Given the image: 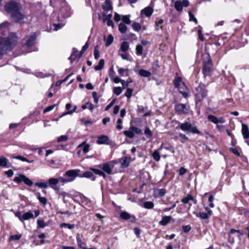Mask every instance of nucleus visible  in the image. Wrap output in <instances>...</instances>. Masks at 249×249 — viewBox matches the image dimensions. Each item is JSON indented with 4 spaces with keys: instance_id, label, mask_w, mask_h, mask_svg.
Here are the masks:
<instances>
[{
    "instance_id": "28",
    "label": "nucleus",
    "mask_w": 249,
    "mask_h": 249,
    "mask_svg": "<svg viewBox=\"0 0 249 249\" xmlns=\"http://www.w3.org/2000/svg\"><path fill=\"white\" fill-rule=\"evenodd\" d=\"M139 73L141 76L145 77H148L151 74L149 71H147L144 70H143V69L140 70L139 71Z\"/></svg>"
},
{
    "instance_id": "15",
    "label": "nucleus",
    "mask_w": 249,
    "mask_h": 249,
    "mask_svg": "<svg viewBox=\"0 0 249 249\" xmlns=\"http://www.w3.org/2000/svg\"><path fill=\"white\" fill-rule=\"evenodd\" d=\"M131 161V158L127 156L123 157L119 160V162L121 163V167L123 168L128 167Z\"/></svg>"
},
{
    "instance_id": "2",
    "label": "nucleus",
    "mask_w": 249,
    "mask_h": 249,
    "mask_svg": "<svg viewBox=\"0 0 249 249\" xmlns=\"http://www.w3.org/2000/svg\"><path fill=\"white\" fill-rule=\"evenodd\" d=\"M60 178H63L62 177H59L58 178H50L48 180L47 182H36L35 185L40 188L46 189L48 187L51 188L55 192L59 190V187L57 186V184L60 182L62 184V181Z\"/></svg>"
},
{
    "instance_id": "17",
    "label": "nucleus",
    "mask_w": 249,
    "mask_h": 249,
    "mask_svg": "<svg viewBox=\"0 0 249 249\" xmlns=\"http://www.w3.org/2000/svg\"><path fill=\"white\" fill-rule=\"evenodd\" d=\"M0 166L2 167L9 168L12 167L11 163L9 162L8 159L6 158L0 156Z\"/></svg>"
},
{
    "instance_id": "44",
    "label": "nucleus",
    "mask_w": 249,
    "mask_h": 249,
    "mask_svg": "<svg viewBox=\"0 0 249 249\" xmlns=\"http://www.w3.org/2000/svg\"><path fill=\"white\" fill-rule=\"evenodd\" d=\"M178 128H180L181 130L184 131H187V122H185L183 124H179L177 127V129Z\"/></svg>"
},
{
    "instance_id": "29",
    "label": "nucleus",
    "mask_w": 249,
    "mask_h": 249,
    "mask_svg": "<svg viewBox=\"0 0 249 249\" xmlns=\"http://www.w3.org/2000/svg\"><path fill=\"white\" fill-rule=\"evenodd\" d=\"M78 147H82L83 151L84 152V153H87L89 151V144H87L85 142H84L81 144H80Z\"/></svg>"
},
{
    "instance_id": "7",
    "label": "nucleus",
    "mask_w": 249,
    "mask_h": 249,
    "mask_svg": "<svg viewBox=\"0 0 249 249\" xmlns=\"http://www.w3.org/2000/svg\"><path fill=\"white\" fill-rule=\"evenodd\" d=\"M196 100L197 101H201L207 95L205 85L203 84H200L196 88Z\"/></svg>"
},
{
    "instance_id": "31",
    "label": "nucleus",
    "mask_w": 249,
    "mask_h": 249,
    "mask_svg": "<svg viewBox=\"0 0 249 249\" xmlns=\"http://www.w3.org/2000/svg\"><path fill=\"white\" fill-rule=\"evenodd\" d=\"M37 198L40 203H42L43 205L46 204L47 199L46 197L41 196L39 193H37Z\"/></svg>"
},
{
    "instance_id": "64",
    "label": "nucleus",
    "mask_w": 249,
    "mask_h": 249,
    "mask_svg": "<svg viewBox=\"0 0 249 249\" xmlns=\"http://www.w3.org/2000/svg\"><path fill=\"white\" fill-rule=\"evenodd\" d=\"M159 194L160 196H163L166 193V190L165 189H160L158 190Z\"/></svg>"
},
{
    "instance_id": "61",
    "label": "nucleus",
    "mask_w": 249,
    "mask_h": 249,
    "mask_svg": "<svg viewBox=\"0 0 249 249\" xmlns=\"http://www.w3.org/2000/svg\"><path fill=\"white\" fill-rule=\"evenodd\" d=\"M54 107H55V105H52V106H49V107H47L44 110V111H43L44 113H46V112H48L49 111H51L52 110H53V109Z\"/></svg>"
},
{
    "instance_id": "46",
    "label": "nucleus",
    "mask_w": 249,
    "mask_h": 249,
    "mask_svg": "<svg viewBox=\"0 0 249 249\" xmlns=\"http://www.w3.org/2000/svg\"><path fill=\"white\" fill-rule=\"evenodd\" d=\"M68 138L67 135H61L57 138V142H65L68 140Z\"/></svg>"
},
{
    "instance_id": "21",
    "label": "nucleus",
    "mask_w": 249,
    "mask_h": 249,
    "mask_svg": "<svg viewBox=\"0 0 249 249\" xmlns=\"http://www.w3.org/2000/svg\"><path fill=\"white\" fill-rule=\"evenodd\" d=\"M102 7L103 10L106 12L112 10L113 8L111 3L109 0H106L103 3Z\"/></svg>"
},
{
    "instance_id": "20",
    "label": "nucleus",
    "mask_w": 249,
    "mask_h": 249,
    "mask_svg": "<svg viewBox=\"0 0 249 249\" xmlns=\"http://www.w3.org/2000/svg\"><path fill=\"white\" fill-rule=\"evenodd\" d=\"M34 214L31 212L29 211L28 212L22 214V223H23L25 225L24 221L27 220L31 218H34Z\"/></svg>"
},
{
    "instance_id": "43",
    "label": "nucleus",
    "mask_w": 249,
    "mask_h": 249,
    "mask_svg": "<svg viewBox=\"0 0 249 249\" xmlns=\"http://www.w3.org/2000/svg\"><path fill=\"white\" fill-rule=\"evenodd\" d=\"M122 92V88L120 87H115L113 89V93L117 95H119Z\"/></svg>"
},
{
    "instance_id": "32",
    "label": "nucleus",
    "mask_w": 249,
    "mask_h": 249,
    "mask_svg": "<svg viewBox=\"0 0 249 249\" xmlns=\"http://www.w3.org/2000/svg\"><path fill=\"white\" fill-rule=\"evenodd\" d=\"M119 30L121 33H125L127 30V27L124 24L121 23L119 25Z\"/></svg>"
},
{
    "instance_id": "54",
    "label": "nucleus",
    "mask_w": 249,
    "mask_h": 249,
    "mask_svg": "<svg viewBox=\"0 0 249 249\" xmlns=\"http://www.w3.org/2000/svg\"><path fill=\"white\" fill-rule=\"evenodd\" d=\"M163 20L162 19H160L158 21L156 22V30H158L160 29L159 25L162 24Z\"/></svg>"
},
{
    "instance_id": "12",
    "label": "nucleus",
    "mask_w": 249,
    "mask_h": 249,
    "mask_svg": "<svg viewBox=\"0 0 249 249\" xmlns=\"http://www.w3.org/2000/svg\"><path fill=\"white\" fill-rule=\"evenodd\" d=\"M96 142L99 144L107 145H112L113 143L112 142L109 140L108 136L104 135H101L98 137Z\"/></svg>"
},
{
    "instance_id": "10",
    "label": "nucleus",
    "mask_w": 249,
    "mask_h": 249,
    "mask_svg": "<svg viewBox=\"0 0 249 249\" xmlns=\"http://www.w3.org/2000/svg\"><path fill=\"white\" fill-rule=\"evenodd\" d=\"M11 18L15 22L21 24L23 22V20L26 18V16L22 14L19 10L13 14L11 16Z\"/></svg>"
},
{
    "instance_id": "13",
    "label": "nucleus",
    "mask_w": 249,
    "mask_h": 249,
    "mask_svg": "<svg viewBox=\"0 0 249 249\" xmlns=\"http://www.w3.org/2000/svg\"><path fill=\"white\" fill-rule=\"evenodd\" d=\"M120 216V218L123 220H127L130 219L132 223H134L136 220V218L135 215H131L129 213L124 211L121 212Z\"/></svg>"
},
{
    "instance_id": "16",
    "label": "nucleus",
    "mask_w": 249,
    "mask_h": 249,
    "mask_svg": "<svg viewBox=\"0 0 249 249\" xmlns=\"http://www.w3.org/2000/svg\"><path fill=\"white\" fill-rule=\"evenodd\" d=\"M213 70V63H204L202 71L204 76H207L210 74Z\"/></svg>"
},
{
    "instance_id": "4",
    "label": "nucleus",
    "mask_w": 249,
    "mask_h": 249,
    "mask_svg": "<svg viewBox=\"0 0 249 249\" xmlns=\"http://www.w3.org/2000/svg\"><path fill=\"white\" fill-rule=\"evenodd\" d=\"M118 163L117 160H111L99 165L98 167L101 168L104 173L105 172L108 175H112L116 173V171L114 170V167L115 164Z\"/></svg>"
},
{
    "instance_id": "36",
    "label": "nucleus",
    "mask_w": 249,
    "mask_h": 249,
    "mask_svg": "<svg viewBox=\"0 0 249 249\" xmlns=\"http://www.w3.org/2000/svg\"><path fill=\"white\" fill-rule=\"evenodd\" d=\"M133 29L136 32H139L141 29V25L138 22H134L132 24Z\"/></svg>"
},
{
    "instance_id": "9",
    "label": "nucleus",
    "mask_w": 249,
    "mask_h": 249,
    "mask_svg": "<svg viewBox=\"0 0 249 249\" xmlns=\"http://www.w3.org/2000/svg\"><path fill=\"white\" fill-rule=\"evenodd\" d=\"M175 87L178 88L179 92L184 96V97L187 96V93L183 92L181 90V86L185 87L184 83L182 82L181 78L180 77H176L174 81Z\"/></svg>"
},
{
    "instance_id": "14",
    "label": "nucleus",
    "mask_w": 249,
    "mask_h": 249,
    "mask_svg": "<svg viewBox=\"0 0 249 249\" xmlns=\"http://www.w3.org/2000/svg\"><path fill=\"white\" fill-rule=\"evenodd\" d=\"M154 10L150 6H147L141 11V16L142 18L144 17H150L152 15Z\"/></svg>"
},
{
    "instance_id": "48",
    "label": "nucleus",
    "mask_w": 249,
    "mask_h": 249,
    "mask_svg": "<svg viewBox=\"0 0 249 249\" xmlns=\"http://www.w3.org/2000/svg\"><path fill=\"white\" fill-rule=\"evenodd\" d=\"M132 92L133 89H132L128 88L126 89V91L125 93V96L129 98L131 97Z\"/></svg>"
},
{
    "instance_id": "19",
    "label": "nucleus",
    "mask_w": 249,
    "mask_h": 249,
    "mask_svg": "<svg viewBox=\"0 0 249 249\" xmlns=\"http://www.w3.org/2000/svg\"><path fill=\"white\" fill-rule=\"evenodd\" d=\"M242 133L244 139L249 138V130L247 125L243 124H242Z\"/></svg>"
},
{
    "instance_id": "49",
    "label": "nucleus",
    "mask_w": 249,
    "mask_h": 249,
    "mask_svg": "<svg viewBox=\"0 0 249 249\" xmlns=\"http://www.w3.org/2000/svg\"><path fill=\"white\" fill-rule=\"evenodd\" d=\"M122 20L124 23L127 24H129L131 22L129 18V16L127 15L123 16Z\"/></svg>"
},
{
    "instance_id": "40",
    "label": "nucleus",
    "mask_w": 249,
    "mask_h": 249,
    "mask_svg": "<svg viewBox=\"0 0 249 249\" xmlns=\"http://www.w3.org/2000/svg\"><path fill=\"white\" fill-rule=\"evenodd\" d=\"M37 224L39 227L43 228L46 226L47 224L45 222V221L43 220L38 219L37 221Z\"/></svg>"
},
{
    "instance_id": "50",
    "label": "nucleus",
    "mask_w": 249,
    "mask_h": 249,
    "mask_svg": "<svg viewBox=\"0 0 249 249\" xmlns=\"http://www.w3.org/2000/svg\"><path fill=\"white\" fill-rule=\"evenodd\" d=\"M130 129L133 130L134 133L139 134L142 133V130L138 127L132 126L130 127Z\"/></svg>"
},
{
    "instance_id": "63",
    "label": "nucleus",
    "mask_w": 249,
    "mask_h": 249,
    "mask_svg": "<svg viewBox=\"0 0 249 249\" xmlns=\"http://www.w3.org/2000/svg\"><path fill=\"white\" fill-rule=\"evenodd\" d=\"M120 55L121 56V57L123 58L124 60H129L128 56L127 54H126L125 53H120Z\"/></svg>"
},
{
    "instance_id": "39",
    "label": "nucleus",
    "mask_w": 249,
    "mask_h": 249,
    "mask_svg": "<svg viewBox=\"0 0 249 249\" xmlns=\"http://www.w3.org/2000/svg\"><path fill=\"white\" fill-rule=\"evenodd\" d=\"M75 227L74 224H69L65 223H63L60 224V227L61 228H68L69 229H72Z\"/></svg>"
},
{
    "instance_id": "62",
    "label": "nucleus",
    "mask_w": 249,
    "mask_h": 249,
    "mask_svg": "<svg viewBox=\"0 0 249 249\" xmlns=\"http://www.w3.org/2000/svg\"><path fill=\"white\" fill-rule=\"evenodd\" d=\"M4 173L9 178L13 176L14 175V172L12 170H9L8 171H5Z\"/></svg>"
},
{
    "instance_id": "55",
    "label": "nucleus",
    "mask_w": 249,
    "mask_h": 249,
    "mask_svg": "<svg viewBox=\"0 0 249 249\" xmlns=\"http://www.w3.org/2000/svg\"><path fill=\"white\" fill-rule=\"evenodd\" d=\"M12 158L19 160L22 161H23V160H26L25 158H24V157H22L21 156H19V155H18V156L13 155V156H12Z\"/></svg>"
},
{
    "instance_id": "33",
    "label": "nucleus",
    "mask_w": 249,
    "mask_h": 249,
    "mask_svg": "<svg viewBox=\"0 0 249 249\" xmlns=\"http://www.w3.org/2000/svg\"><path fill=\"white\" fill-rule=\"evenodd\" d=\"M196 200L192 196L188 195V204L191 205V202H193L194 204L196 205Z\"/></svg>"
},
{
    "instance_id": "8",
    "label": "nucleus",
    "mask_w": 249,
    "mask_h": 249,
    "mask_svg": "<svg viewBox=\"0 0 249 249\" xmlns=\"http://www.w3.org/2000/svg\"><path fill=\"white\" fill-rule=\"evenodd\" d=\"M14 181L17 183H19L22 181L29 186H31L33 184V182L29 178L23 174L19 175L18 177H15Z\"/></svg>"
},
{
    "instance_id": "5",
    "label": "nucleus",
    "mask_w": 249,
    "mask_h": 249,
    "mask_svg": "<svg viewBox=\"0 0 249 249\" xmlns=\"http://www.w3.org/2000/svg\"><path fill=\"white\" fill-rule=\"evenodd\" d=\"M4 8L5 11L11 16L13 14L20 10L21 6L19 3L10 1L5 5Z\"/></svg>"
},
{
    "instance_id": "47",
    "label": "nucleus",
    "mask_w": 249,
    "mask_h": 249,
    "mask_svg": "<svg viewBox=\"0 0 249 249\" xmlns=\"http://www.w3.org/2000/svg\"><path fill=\"white\" fill-rule=\"evenodd\" d=\"M213 195H211L209 197V198H208V201L209 202V206L210 207L213 208L214 207V204L213 203Z\"/></svg>"
},
{
    "instance_id": "51",
    "label": "nucleus",
    "mask_w": 249,
    "mask_h": 249,
    "mask_svg": "<svg viewBox=\"0 0 249 249\" xmlns=\"http://www.w3.org/2000/svg\"><path fill=\"white\" fill-rule=\"evenodd\" d=\"M144 134L149 137H151L153 135V133L148 127H146L144 130Z\"/></svg>"
},
{
    "instance_id": "56",
    "label": "nucleus",
    "mask_w": 249,
    "mask_h": 249,
    "mask_svg": "<svg viewBox=\"0 0 249 249\" xmlns=\"http://www.w3.org/2000/svg\"><path fill=\"white\" fill-rule=\"evenodd\" d=\"M104 63H99V64L94 67V70L95 71H100L102 70L104 67Z\"/></svg>"
},
{
    "instance_id": "42",
    "label": "nucleus",
    "mask_w": 249,
    "mask_h": 249,
    "mask_svg": "<svg viewBox=\"0 0 249 249\" xmlns=\"http://www.w3.org/2000/svg\"><path fill=\"white\" fill-rule=\"evenodd\" d=\"M188 14L189 16V21H194L196 24H197V20L193 14L190 11L188 12Z\"/></svg>"
},
{
    "instance_id": "22",
    "label": "nucleus",
    "mask_w": 249,
    "mask_h": 249,
    "mask_svg": "<svg viewBox=\"0 0 249 249\" xmlns=\"http://www.w3.org/2000/svg\"><path fill=\"white\" fill-rule=\"evenodd\" d=\"M172 219L171 216H164L162 217V219L159 222V224L162 226H166L167 225Z\"/></svg>"
},
{
    "instance_id": "60",
    "label": "nucleus",
    "mask_w": 249,
    "mask_h": 249,
    "mask_svg": "<svg viewBox=\"0 0 249 249\" xmlns=\"http://www.w3.org/2000/svg\"><path fill=\"white\" fill-rule=\"evenodd\" d=\"M94 57L96 59H97L99 57V52L97 50V46H96L94 49Z\"/></svg>"
},
{
    "instance_id": "26",
    "label": "nucleus",
    "mask_w": 249,
    "mask_h": 249,
    "mask_svg": "<svg viewBox=\"0 0 249 249\" xmlns=\"http://www.w3.org/2000/svg\"><path fill=\"white\" fill-rule=\"evenodd\" d=\"M129 49L128 43L126 41H124L121 45L120 50L124 53H125Z\"/></svg>"
},
{
    "instance_id": "11",
    "label": "nucleus",
    "mask_w": 249,
    "mask_h": 249,
    "mask_svg": "<svg viewBox=\"0 0 249 249\" xmlns=\"http://www.w3.org/2000/svg\"><path fill=\"white\" fill-rule=\"evenodd\" d=\"M83 54L81 51L79 52L77 49L73 48L72 53L69 59L71 61H78Z\"/></svg>"
},
{
    "instance_id": "37",
    "label": "nucleus",
    "mask_w": 249,
    "mask_h": 249,
    "mask_svg": "<svg viewBox=\"0 0 249 249\" xmlns=\"http://www.w3.org/2000/svg\"><path fill=\"white\" fill-rule=\"evenodd\" d=\"M208 119L209 121H210L211 122H213V123L215 124H218V118L217 117H216L215 116H213V115H210L208 116Z\"/></svg>"
},
{
    "instance_id": "1",
    "label": "nucleus",
    "mask_w": 249,
    "mask_h": 249,
    "mask_svg": "<svg viewBox=\"0 0 249 249\" xmlns=\"http://www.w3.org/2000/svg\"><path fill=\"white\" fill-rule=\"evenodd\" d=\"M9 23L5 22L0 25V55L6 53L15 46L18 41V37L16 34L11 33L7 37H3V36L8 32L7 26Z\"/></svg>"
},
{
    "instance_id": "53",
    "label": "nucleus",
    "mask_w": 249,
    "mask_h": 249,
    "mask_svg": "<svg viewBox=\"0 0 249 249\" xmlns=\"http://www.w3.org/2000/svg\"><path fill=\"white\" fill-rule=\"evenodd\" d=\"M122 122H123V121L122 119H118V120L117 121V125L116 126L117 129H118L119 130H121L122 129L123 127L121 125Z\"/></svg>"
},
{
    "instance_id": "27",
    "label": "nucleus",
    "mask_w": 249,
    "mask_h": 249,
    "mask_svg": "<svg viewBox=\"0 0 249 249\" xmlns=\"http://www.w3.org/2000/svg\"><path fill=\"white\" fill-rule=\"evenodd\" d=\"M90 170H92L95 174L103 177L104 178H106V175L104 171L94 168H90Z\"/></svg>"
},
{
    "instance_id": "35",
    "label": "nucleus",
    "mask_w": 249,
    "mask_h": 249,
    "mask_svg": "<svg viewBox=\"0 0 249 249\" xmlns=\"http://www.w3.org/2000/svg\"><path fill=\"white\" fill-rule=\"evenodd\" d=\"M143 47L142 46L141 44H138L136 46V51L137 54L138 55H141L142 53Z\"/></svg>"
},
{
    "instance_id": "52",
    "label": "nucleus",
    "mask_w": 249,
    "mask_h": 249,
    "mask_svg": "<svg viewBox=\"0 0 249 249\" xmlns=\"http://www.w3.org/2000/svg\"><path fill=\"white\" fill-rule=\"evenodd\" d=\"M230 151H231L234 154L239 157L240 156V153L236 148H231Z\"/></svg>"
},
{
    "instance_id": "34",
    "label": "nucleus",
    "mask_w": 249,
    "mask_h": 249,
    "mask_svg": "<svg viewBox=\"0 0 249 249\" xmlns=\"http://www.w3.org/2000/svg\"><path fill=\"white\" fill-rule=\"evenodd\" d=\"M124 134L129 138H133L134 136V133L132 130L130 128L128 130H126L124 132Z\"/></svg>"
},
{
    "instance_id": "3",
    "label": "nucleus",
    "mask_w": 249,
    "mask_h": 249,
    "mask_svg": "<svg viewBox=\"0 0 249 249\" xmlns=\"http://www.w3.org/2000/svg\"><path fill=\"white\" fill-rule=\"evenodd\" d=\"M80 172V171L79 169H71L67 171L64 175L69 177V178H60L62 181V185L73 181L76 177L80 176L79 175Z\"/></svg>"
},
{
    "instance_id": "45",
    "label": "nucleus",
    "mask_w": 249,
    "mask_h": 249,
    "mask_svg": "<svg viewBox=\"0 0 249 249\" xmlns=\"http://www.w3.org/2000/svg\"><path fill=\"white\" fill-rule=\"evenodd\" d=\"M93 176V174L92 172H89V171H86L83 173L82 176H80V177H85L87 178H90L92 177Z\"/></svg>"
},
{
    "instance_id": "38",
    "label": "nucleus",
    "mask_w": 249,
    "mask_h": 249,
    "mask_svg": "<svg viewBox=\"0 0 249 249\" xmlns=\"http://www.w3.org/2000/svg\"><path fill=\"white\" fill-rule=\"evenodd\" d=\"M197 216H199L201 219H207L210 217L209 214L206 213L200 212L199 213V215L196 214Z\"/></svg>"
},
{
    "instance_id": "6",
    "label": "nucleus",
    "mask_w": 249,
    "mask_h": 249,
    "mask_svg": "<svg viewBox=\"0 0 249 249\" xmlns=\"http://www.w3.org/2000/svg\"><path fill=\"white\" fill-rule=\"evenodd\" d=\"M36 36H37L36 33H33L29 36H26L24 38L25 42L23 48L24 49H29L33 46L35 44Z\"/></svg>"
},
{
    "instance_id": "18",
    "label": "nucleus",
    "mask_w": 249,
    "mask_h": 249,
    "mask_svg": "<svg viewBox=\"0 0 249 249\" xmlns=\"http://www.w3.org/2000/svg\"><path fill=\"white\" fill-rule=\"evenodd\" d=\"M187 6V0H183L182 2L177 0L175 3V7L178 11H181L183 7Z\"/></svg>"
},
{
    "instance_id": "59",
    "label": "nucleus",
    "mask_w": 249,
    "mask_h": 249,
    "mask_svg": "<svg viewBox=\"0 0 249 249\" xmlns=\"http://www.w3.org/2000/svg\"><path fill=\"white\" fill-rule=\"evenodd\" d=\"M15 215L16 217H18L19 220L22 222V215L21 213V212L20 211H18L15 213Z\"/></svg>"
},
{
    "instance_id": "41",
    "label": "nucleus",
    "mask_w": 249,
    "mask_h": 249,
    "mask_svg": "<svg viewBox=\"0 0 249 249\" xmlns=\"http://www.w3.org/2000/svg\"><path fill=\"white\" fill-rule=\"evenodd\" d=\"M144 207L146 209H152L154 207V204L151 201H147L144 203Z\"/></svg>"
},
{
    "instance_id": "23",
    "label": "nucleus",
    "mask_w": 249,
    "mask_h": 249,
    "mask_svg": "<svg viewBox=\"0 0 249 249\" xmlns=\"http://www.w3.org/2000/svg\"><path fill=\"white\" fill-rule=\"evenodd\" d=\"M162 150V148L160 147L157 150L154 151L152 154V157L154 160L157 161H159L160 159V151Z\"/></svg>"
},
{
    "instance_id": "57",
    "label": "nucleus",
    "mask_w": 249,
    "mask_h": 249,
    "mask_svg": "<svg viewBox=\"0 0 249 249\" xmlns=\"http://www.w3.org/2000/svg\"><path fill=\"white\" fill-rule=\"evenodd\" d=\"M21 237V236L20 235H14L10 236V239L11 240H19Z\"/></svg>"
},
{
    "instance_id": "58",
    "label": "nucleus",
    "mask_w": 249,
    "mask_h": 249,
    "mask_svg": "<svg viewBox=\"0 0 249 249\" xmlns=\"http://www.w3.org/2000/svg\"><path fill=\"white\" fill-rule=\"evenodd\" d=\"M116 102V99H113L106 107L105 110H108L111 107H112Z\"/></svg>"
},
{
    "instance_id": "24",
    "label": "nucleus",
    "mask_w": 249,
    "mask_h": 249,
    "mask_svg": "<svg viewBox=\"0 0 249 249\" xmlns=\"http://www.w3.org/2000/svg\"><path fill=\"white\" fill-rule=\"evenodd\" d=\"M185 108V105L182 104L177 105L175 107L176 111L179 114L183 113Z\"/></svg>"
},
{
    "instance_id": "25",
    "label": "nucleus",
    "mask_w": 249,
    "mask_h": 249,
    "mask_svg": "<svg viewBox=\"0 0 249 249\" xmlns=\"http://www.w3.org/2000/svg\"><path fill=\"white\" fill-rule=\"evenodd\" d=\"M188 131H190L194 134H200V131H199L196 126H193L191 124L188 123Z\"/></svg>"
},
{
    "instance_id": "30",
    "label": "nucleus",
    "mask_w": 249,
    "mask_h": 249,
    "mask_svg": "<svg viewBox=\"0 0 249 249\" xmlns=\"http://www.w3.org/2000/svg\"><path fill=\"white\" fill-rule=\"evenodd\" d=\"M113 36L112 35L110 34L107 39L105 40L106 41V46L108 47L109 46L113 41Z\"/></svg>"
}]
</instances>
